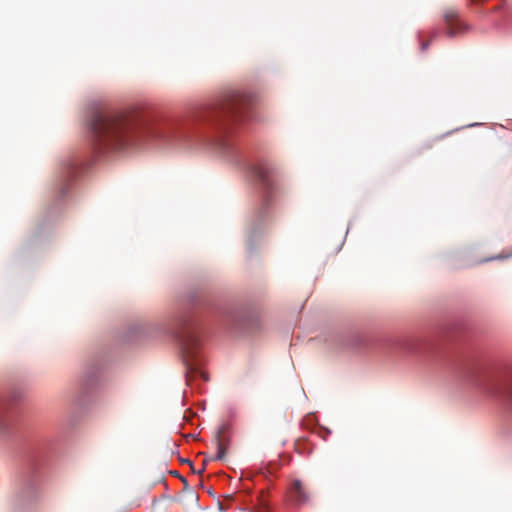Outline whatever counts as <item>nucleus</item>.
Instances as JSON below:
<instances>
[{
	"instance_id": "obj_1",
	"label": "nucleus",
	"mask_w": 512,
	"mask_h": 512,
	"mask_svg": "<svg viewBox=\"0 0 512 512\" xmlns=\"http://www.w3.org/2000/svg\"><path fill=\"white\" fill-rule=\"evenodd\" d=\"M138 124L130 115L112 111L98 112L91 122L95 143L108 150H121L130 146Z\"/></svg>"
},
{
	"instance_id": "obj_2",
	"label": "nucleus",
	"mask_w": 512,
	"mask_h": 512,
	"mask_svg": "<svg viewBox=\"0 0 512 512\" xmlns=\"http://www.w3.org/2000/svg\"><path fill=\"white\" fill-rule=\"evenodd\" d=\"M177 338L181 346L185 363L191 369H194L196 363L195 350L198 345V337L188 318L181 319L177 330Z\"/></svg>"
},
{
	"instance_id": "obj_3",
	"label": "nucleus",
	"mask_w": 512,
	"mask_h": 512,
	"mask_svg": "<svg viewBox=\"0 0 512 512\" xmlns=\"http://www.w3.org/2000/svg\"><path fill=\"white\" fill-rule=\"evenodd\" d=\"M253 172L261 183L265 203L273 202L276 196L282 192L277 172L264 164L254 167Z\"/></svg>"
},
{
	"instance_id": "obj_4",
	"label": "nucleus",
	"mask_w": 512,
	"mask_h": 512,
	"mask_svg": "<svg viewBox=\"0 0 512 512\" xmlns=\"http://www.w3.org/2000/svg\"><path fill=\"white\" fill-rule=\"evenodd\" d=\"M443 17L449 37H455L468 29V26L460 20L459 14L454 8H447L444 11Z\"/></svg>"
},
{
	"instance_id": "obj_5",
	"label": "nucleus",
	"mask_w": 512,
	"mask_h": 512,
	"mask_svg": "<svg viewBox=\"0 0 512 512\" xmlns=\"http://www.w3.org/2000/svg\"><path fill=\"white\" fill-rule=\"evenodd\" d=\"M484 389L488 394L500 397L505 402L512 404V378L499 385L487 383Z\"/></svg>"
},
{
	"instance_id": "obj_6",
	"label": "nucleus",
	"mask_w": 512,
	"mask_h": 512,
	"mask_svg": "<svg viewBox=\"0 0 512 512\" xmlns=\"http://www.w3.org/2000/svg\"><path fill=\"white\" fill-rule=\"evenodd\" d=\"M248 102L247 96L239 92H232L225 98L223 111L228 114H236L240 109L246 107Z\"/></svg>"
},
{
	"instance_id": "obj_7",
	"label": "nucleus",
	"mask_w": 512,
	"mask_h": 512,
	"mask_svg": "<svg viewBox=\"0 0 512 512\" xmlns=\"http://www.w3.org/2000/svg\"><path fill=\"white\" fill-rule=\"evenodd\" d=\"M226 432V426H222L216 434L215 443L217 446V454L214 458L215 460H223L226 457L229 447V437Z\"/></svg>"
},
{
	"instance_id": "obj_8",
	"label": "nucleus",
	"mask_w": 512,
	"mask_h": 512,
	"mask_svg": "<svg viewBox=\"0 0 512 512\" xmlns=\"http://www.w3.org/2000/svg\"><path fill=\"white\" fill-rule=\"evenodd\" d=\"M290 499L295 504H303L308 501V494L300 480H295L289 492Z\"/></svg>"
},
{
	"instance_id": "obj_9",
	"label": "nucleus",
	"mask_w": 512,
	"mask_h": 512,
	"mask_svg": "<svg viewBox=\"0 0 512 512\" xmlns=\"http://www.w3.org/2000/svg\"><path fill=\"white\" fill-rule=\"evenodd\" d=\"M10 422V418L6 415L4 407L0 405V430H5Z\"/></svg>"
},
{
	"instance_id": "obj_10",
	"label": "nucleus",
	"mask_w": 512,
	"mask_h": 512,
	"mask_svg": "<svg viewBox=\"0 0 512 512\" xmlns=\"http://www.w3.org/2000/svg\"><path fill=\"white\" fill-rule=\"evenodd\" d=\"M259 512H268V507L266 505L261 506Z\"/></svg>"
},
{
	"instance_id": "obj_11",
	"label": "nucleus",
	"mask_w": 512,
	"mask_h": 512,
	"mask_svg": "<svg viewBox=\"0 0 512 512\" xmlns=\"http://www.w3.org/2000/svg\"><path fill=\"white\" fill-rule=\"evenodd\" d=\"M429 46V42H423L421 45L422 50H426Z\"/></svg>"
},
{
	"instance_id": "obj_12",
	"label": "nucleus",
	"mask_w": 512,
	"mask_h": 512,
	"mask_svg": "<svg viewBox=\"0 0 512 512\" xmlns=\"http://www.w3.org/2000/svg\"><path fill=\"white\" fill-rule=\"evenodd\" d=\"M222 145H223V147L221 149L225 150L226 149V144L223 143Z\"/></svg>"
}]
</instances>
